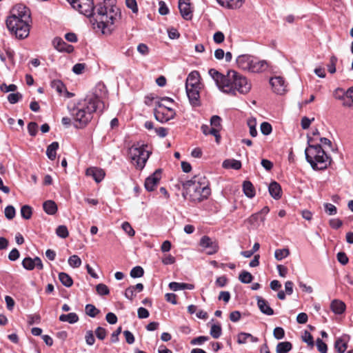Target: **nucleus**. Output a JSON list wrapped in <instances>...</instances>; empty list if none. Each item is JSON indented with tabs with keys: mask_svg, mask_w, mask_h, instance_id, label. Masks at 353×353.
<instances>
[{
	"mask_svg": "<svg viewBox=\"0 0 353 353\" xmlns=\"http://www.w3.org/2000/svg\"><path fill=\"white\" fill-rule=\"evenodd\" d=\"M264 219L263 216H260V213H255L251 215L247 221L253 227H257L259 221H263Z\"/></svg>",
	"mask_w": 353,
	"mask_h": 353,
	"instance_id": "33",
	"label": "nucleus"
},
{
	"mask_svg": "<svg viewBox=\"0 0 353 353\" xmlns=\"http://www.w3.org/2000/svg\"><path fill=\"white\" fill-rule=\"evenodd\" d=\"M201 88L200 87V74L198 71L191 72L185 81V88Z\"/></svg>",
	"mask_w": 353,
	"mask_h": 353,
	"instance_id": "16",
	"label": "nucleus"
},
{
	"mask_svg": "<svg viewBox=\"0 0 353 353\" xmlns=\"http://www.w3.org/2000/svg\"><path fill=\"white\" fill-rule=\"evenodd\" d=\"M273 90L278 94H283L286 91L285 81L281 77H274L270 79Z\"/></svg>",
	"mask_w": 353,
	"mask_h": 353,
	"instance_id": "14",
	"label": "nucleus"
},
{
	"mask_svg": "<svg viewBox=\"0 0 353 353\" xmlns=\"http://www.w3.org/2000/svg\"><path fill=\"white\" fill-rule=\"evenodd\" d=\"M332 311L336 314H341L345 310V304L339 300L335 299L330 304Z\"/></svg>",
	"mask_w": 353,
	"mask_h": 353,
	"instance_id": "23",
	"label": "nucleus"
},
{
	"mask_svg": "<svg viewBox=\"0 0 353 353\" xmlns=\"http://www.w3.org/2000/svg\"><path fill=\"white\" fill-rule=\"evenodd\" d=\"M21 98L22 95L19 92L11 93L8 96V100L12 104L16 103Z\"/></svg>",
	"mask_w": 353,
	"mask_h": 353,
	"instance_id": "58",
	"label": "nucleus"
},
{
	"mask_svg": "<svg viewBox=\"0 0 353 353\" xmlns=\"http://www.w3.org/2000/svg\"><path fill=\"white\" fill-rule=\"evenodd\" d=\"M316 345L319 352L321 353H327V346L325 343L323 341L322 339L318 338L316 341Z\"/></svg>",
	"mask_w": 353,
	"mask_h": 353,
	"instance_id": "49",
	"label": "nucleus"
},
{
	"mask_svg": "<svg viewBox=\"0 0 353 353\" xmlns=\"http://www.w3.org/2000/svg\"><path fill=\"white\" fill-rule=\"evenodd\" d=\"M336 62L337 58L335 56H332L330 59V63L327 65L328 71L331 74H333L336 72Z\"/></svg>",
	"mask_w": 353,
	"mask_h": 353,
	"instance_id": "55",
	"label": "nucleus"
},
{
	"mask_svg": "<svg viewBox=\"0 0 353 353\" xmlns=\"http://www.w3.org/2000/svg\"><path fill=\"white\" fill-rule=\"evenodd\" d=\"M51 86L59 94H61L65 89L64 84L59 80L52 81Z\"/></svg>",
	"mask_w": 353,
	"mask_h": 353,
	"instance_id": "40",
	"label": "nucleus"
},
{
	"mask_svg": "<svg viewBox=\"0 0 353 353\" xmlns=\"http://www.w3.org/2000/svg\"><path fill=\"white\" fill-rule=\"evenodd\" d=\"M199 244L202 248L208 249L207 254L210 255L215 254L219 250L217 243L208 236H203L201 239Z\"/></svg>",
	"mask_w": 353,
	"mask_h": 353,
	"instance_id": "12",
	"label": "nucleus"
},
{
	"mask_svg": "<svg viewBox=\"0 0 353 353\" xmlns=\"http://www.w3.org/2000/svg\"><path fill=\"white\" fill-rule=\"evenodd\" d=\"M94 332L97 339L99 340H103L106 337L107 332L105 329L102 327H98Z\"/></svg>",
	"mask_w": 353,
	"mask_h": 353,
	"instance_id": "57",
	"label": "nucleus"
},
{
	"mask_svg": "<svg viewBox=\"0 0 353 353\" xmlns=\"http://www.w3.org/2000/svg\"><path fill=\"white\" fill-rule=\"evenodd\" d=\"M59 148L58 142H52L50 144L46 150V155L50 160H54L56 158L57 150Z\"/></svg>",
	"mask_w": 353,
	"mask_h": 353,
	"instance_id": "27",
	"label": "nucleus"
},
{
	"mask_svg": "<svg viewBox=\"0 0 353 353\" xmlns=\"http://www.w3.org/2000/svg\"><path fill=\"white\" fill-rule=\"evenodd\" d=\"M208 340H209L208 336H200L193 339L191 341L190 343L192 345H201L202 343H203L204 342H205Z\"/></svg>",
	"mask_w": 353,
	"mask_h": 353,
	"instance_id": "63",
	"label": "nucleus"
},
{
	"mask_svg": "<svg viewBox=\"0 0 353 353\" xmlns=\"http://www.w3.org/2000/svg\"><path fill=\"white\" fill-rule=\"evenodd\" d=\"M5 216L9 219L11 220L15 216L16 211L12 205H8L5 208Z\"/></svg>",
	"mask_w": 353,
	"mask_h": 353,
	"instance_id": "47",
	"label": "nucleus"
},
{
	"mask_svg": "<svg viewBox=\"0 0 353 353\" xmlns=\"http://www.w3.org/2000/svg\"><path fill=\"white\" fill-rule=\"evenodd\" d=\"M308 146L305 150L306 161L313 170L326 169L331 163V158L326 154L320 144L312 145L311 137H307Z\"/></svg>",
	"mask_w": 353,
	"mask_h": 353,
	"instance_id": "5",
	"label": "nucleus"
},
{
	"mask_svg": "<svg viewBox=\"0 0 353 353\" xmlns=\"http://www.w3.org/2000/svg\"><path fill=\"white\" fill-rule=\"evenodd\" d=\"M209 75L214 81L220 90L227 94L235 95L236 92L245 94L250 92L251 84L248 79L234 70H229L226 75L212 68L208 71Z\"/></svg>",
	"mask_w": 353,
	"mask_h": 353,
	"instance_id": "2",
	"label": "nucleus"
},
{
	"mask_svg": "<svg viewBox=\"0 0 353 353\" xmlns=\"http://www.w3.org/2000/svg\"><path fill=\"white\" fill-rule=\"evenodd\" d=\"M85 312L88 316L92 318L96 317L100 313V310L92 304H87L85 307Z\"/></svg>",
	"mask_w": 353,
	"mask_h": 353,
	"instance_id": "34",
	"label": "nucleus"
},
{
	"mask_svg": "<svg viewBox=\"0 0 353 353\" xmlns=\"http://www.w3.org/2000/svg\"><path fill=\"white\" fill-rule=\"evenodd\" d=\"M292 348V344L289 341L280 342L276 347V353H288Z\"/></svg>",
	"mask_w": 353,
	"mask_h": 353,
	"instance_id": "29",
	"label": "nucleus"
},
{
	"mask_svg": "<svg viewBox=\"0 0 353 353\" xmlns=\"http://www.w3.org/2000/svg\"><path fill=\"white\" fill-rule=\"evenodd\" d=\"M268 190L270 192V194L274 199H279L281 197V185L276 181L272 182L269 187Z\"/></svg>",
	"mask_w": 353,
	"mask_h": 353,
	"instance_id": "22",
	"label": "nucleus"
},
{
	"mask_svg": "<svg viewBox=\"0 0 353 353\" xmlns=\"http://www.w3.org/2000/svg\"><path fill=\"white\" fill-rule=\"evenodd\" d=\"M273 335L278 340L282 339L285 336V331L282 327H276L274 329Z\"/></svg>",
	"mask_w": 353,
	"mask_h": 353,
	"instance_id": "56",
	"label": "nucleus"
},
{
	"mask_svg": "<svg viewBox=\"0 0 353 353\" xmlns=\"http://www.w3.org/2000/svg\"><path fill=\"white\" fill-rule=\"evenodd\" d=\"M248 125L250 128V134L252 137H255L257 135V130L256 129V120L255 119H250L248 120Z\"/></svg>",
	"mask_w": 353,
	"mask_h": 353,
	"instance_id": "46",
	"label": "nucleus"
},
{
	"mask_svg": "<svg viewBox=\"0 0 353 353\" xmlns=\"http://www.w3.org/2000/svg\"><path fill=\"white\" fill-rule=\"evenodd\" d=\"M129 154L134 164L138 169L142 170L150 157V152L143 145L132 146L129 150Z\"/></svg>",
	"mask_w": 353,
	"mask_h": 353,
	"instance_id": "7",
	"label": "nucleus"
},
{
	"mask_svg": "<svg viewBox=\"0 0 353 353\" xmlns=\"http://www.w3.org/2000/svg\"><path fill=\"white\" fill-rule=\"evenodd\" d=\"M213 39L216 43L219 44L223 42L225 39V36L222 32L218 31L214 34Z\"/></svg>",
	"mask_w": 353,
	"mask_h": 353,
	"instance_id": "64",
	"label": "nucleus"
},
{
	"mask_svg": "<svg viewBox=\"0 0 353 353\" xmlns=\"http://www.w3.org/2000/svg\"><path fill=\"white\" fill-rule=\"evenodd\" d=\"M223 167L226 169L239 170L241 168V163L236 159H226L223 162Z\"/></svg>",
	"mask_w": 353,
	"mask_h": 353,
	"instance_id": "28",
	"label": "nucleus"
},
{
	"mask_svg": "<svg viewBox=\"0 0 353 353\" xmlns=\"http://www.w3.org/2000/svg\"><path fill=\"white\" fill-rule=\"evenodd\" d=\"M17 87L14 84H10L9 85H7L6 83H2L0 85V90L3 92H14L17 90Z\"/></svg>",
	"mask_w": 353,
	"mask_h": 353,
	"instance_id": "61",
	"label": "nucleus"
},
{
	"mask_svg": "<svg viewBox=\"0 0 353 353\" xmlns=\"http://www.w3.org/2000/svg\"><path fill=\"white\" fill-rule=\"evenodd\" d=\"M85 340L86 344L88 345H94L95 342V338L94 336V333L92 330H88L85 332Z\"/></svg>",
	"mask_w": 353,
	"mask_h": 353,
	"instance_id": "52",
	"label": "nucleus"
},
{
	"mask_svg": "<svg viewBox=\"0 0 353 353\" xmlns=\"http://www.w3.org/2000/svg\"><path fill=\"white\" fill-rule=\"evenodd\" d=\"M45 212L50 215H54L57 212V205L52 200H48L43 203Z\"/></svg>",
	"mask_w": 353,
	"mask_h": 353,
	"instance_id": "25",
	"label": "nucleus"
},
{
	"mask_svg": "<svg viewBox=\"0 0 353 353\" xmlns=\"http://www.w3.org/2000/svg\"><path fill=\"white\" fill-rule=\"evenodd\" d=\"M179 9L181 17L185 20H191L192 18V8L190 0H179Z\"/></svg>",
	"mask_w": 353,
	"mask_h": 353,
	"instance_id": "11",
	"label": "nucleus"
},
{
	"mask_svg": "<svg viewBox=\"0 0 353 353\" xmlns=\"http://www.w3.org/2000/svg\"><path fill=\"white\" fill-rule=\"evenodd\" d=\"M116 0H103L102 3L97 4L96 12L92 0L79 1L71 6L81 14L88 17H93L97 28L103 30L104 32L105 28L112 30V26L121 17V12L116 6Z\"/></svg>",
	"mask_w": 353,
	"mask_h": 353,
	"instance_id": "1",
	"label": "nucleus"
},
{
	"mask_svg": "<svg viewBox=\"0 0 353 353\" xmlns=\"http://www.w3.org/2000/svg\"><path fill=\"white\" fill-rule=\"evenodd\" d=\"M221 119L219 116L214 115L210 119V125L212 128H216L220 130L221 128Z\"/></svg>",
	"mask_w": 353,
	"mask_h": 353,
	"instance_id": "50",
	"label": "nucleus"
},
{
	"mask_svg": "<svg viewBox=\"0 0 353 353\" xmlns=\"http://www.w3.org/2000/svg\"><path fill=\"white\" fill-rule=\"evenodd\" d=\"M5 53L6 54L8 58L10 61L12 65H14V52L10 47L3 46V48Z\"/></svg>",
	"mask_w": 353,
	"mask_h": 353,
	"instance_id": "53",
	"label": "nucleus"
},
{
	"mask_svg": "<svg viewBox=\"0 0 353 353\" xmlns=\"http://www.w3.org/2000/svg\"><path fill=\"white\" fill-rule=\"evenodd\" d=\"M257 305L262 313L268 316L274 314V310L270 307L268 301L262 297H257Z\"/></svg>",
	"mask_w": 353,
	"mask_h": 353,
	"instance_id": "21",
	"label": "nucleus"
},
{
	"mask_svg": "<svg viewBox=\"0 0 353 353\" xmlns=\"http://www.w3.org/2000/svg\"><path fill=\"white\" fill-rule=\"evenodd\" d=\"M122 228L130 236H134L135 232L128 222H124L122 224Z\"/></svg>",
	"mask_w": 353,
	"mask_h": 353,
	"instance_id": "60",
	"label": "nucleus"
},
{
	"mask_svg": "<svg viewBox=\"0 0 353 353\" xmlns=\"http://www.w3.org/2000/svg\"><path fill=\"white\" fill-rule=\"evenodd\" d=\"M268 67V63L265 60L259 61L256 59L252 58V65H250V72H262Z\"/></svg>",
	"mask_w": 353,
	"mask_h": 353,
	"instance_id": "19",
	"label": "nucleus"
},
{
	"mask_svg": "<svg viewBox=\"0 0 353 353\" xmlns=\"http://www.w3.org/2000/svg\"><path fill=\"white\" fill-rule=\"evenodd\" d=\"M59 279L60 282L67 288L71 287L73 284L71 276L65 272H60L59 274Z\"/></svg>",
	"mask_w": 353,
	"mask_h": 353,
	"instance_id": "31",
	"label": "nucleus"
},
{
	"mask_svg": "<svg viewBox=\"0 0 353 353\" xmlns=\"http://www.w3.org/2000/svg\"><path fill=\"white\" fill-rule=\"evenodd\" d=\"M32 208L28 205H23L21 208V215L25 219H30L32 216Z\"/></svg>",
	"mask_w": 353,
	"mask_h": 353,
	"instance_id": "38",
	"label": "nucleus"
},
{
	"mask_svg": "<svg viewBox=\"0 0 353 353\" xmlns=\"http://www.w3.org/2000/svg\"><path fill=\"white\" fill-rule=\"evenodd\" d=\"M272 125L268 122H263L261 124V132L264 135H268L272 132Z\"/></svg>",
	"mask_w": 353,
	"mask_h": 353,
	"instance_id": "54",
	"label": "nucleus"
},
{
	"mask_svg": "<svg viewBox=\"0 0 353 353\" xmlns=\"http://www.w3.org/2000/svg\"><path fill=\"white\" fill-rule=\"evenodd\" d=\"M249 338L252 342L257 341V339L254 337L252 334L245 332H241L238 334L237 343L239 344H244L246 343L247 339Z\"/></svg>",
	"mask_w": 353,
	"mask_h": 353,
	"instance_id": "32",
	"label": "nucleus"
},
{
	"mask_svg": "<svg viewBox=\"0 0 353 353\" xmlns=\"http://www.w3.org/2000/svg\"><path fill=\"white\" fill-rule=\"evenodd\" d=\"M6 19L32 22L30 10L22 4H17L12 8L11 14Z\"/></svg>",
	"mask_w": 353,
	"mask_h": 353,
	"instance_id": "8",
	"label": "nucleus"
},
{
	"mask_svg": "<svg viewBox=\"0 0 353 353\" xmlns=\"http://www.w3.org/2000/svg\"><path fill=\"white\" fill-rule=\"evenodd\" d=\"M290 254V250L288 248L277 249L274 252V257L277 261H281Z\"/></svg>",
	"mask_w": 353,
	"mask_h": 353,
	"instance_id": "35",
	"label": "nucleus"
},
{
	"mask_svg": "<svg viewBox=\"0 0 353 353\" xmlns=\"http://www.w3.org/2000/svg\"><path fill=\"white\" fill-rule=\"evenodd\" d=\"M325 212L328 215H334L337 213V208L332 203L324 204Z\"/></svg>",
	"mask_w": 353,
	"mask_h": 353,
	"instance_id": "51",
	"label": "nucleus"
},
{
	"mask_svg": "<svg viewBox=\"0 0 353 353\" xmlns=\"http://www.w3.org/2000/svg\"><path fill=\"white\" fill-rule=\"evenodd\" d=\"M144 274V270L141 266H136L130 271V276L132 278L141 277Z\"/></svg>",
	"mask_w": 353,
	"mask_h": 353,
	"instance_id": "45",
	"label": "nucleus"
},
{
	"mask_svg": "<svg viewBox=\"0 0 353 353\" xmlns=\"http://www.w3.org/2000/svg\"><path fill=\"white\" fill-rule=\"evenodd\" d=\"M31 23L19 20H6V27L10 34L18 39H24L28 37Z\"/></svg>",
	"mask_w": 353,
	"mask_h": 353,
	"instance_id": "6",
	"label": "nucleus"
},
{
	"mask_svg": "<svg viewBox=\"0 0 353 353\" xmlns=\"http://www.w3.org/2000/svg\"><path fill=\"white\" fill-rule=\"evenodd\" d=\"M126 6L131 9L133 13L138 12V6L136 0H125Z\"/></svg>",
	"mask_w": 353,
	"mask_h": 353,
	"instance_id": "62",
	"label": "nucleus"
},
{
	"mask_svg": "<svg viewBox=\"0 0 353 353\" xmlns=\"http://www.w3.org/2000/svg\"><path fill=\"white\" fill-rule=\"evenodd\" d=\"M86 175L92 176L97 183H99L105 176V172L101 168H90L86 170Z\"/></svg>",
	"mask_w": 353,
	"mask_h": 353,
	"instance_id": "18",
	"label": "nucleus"
},
{
	"mask_svg": "<svg viewBox=\"0 0 353 353\" xmlns=\"http://www.w3.org/2000/svg\"><path fill=\"white\" fill-rule=\"evenodd\" d=\"M334 347L339 353H344L347 348V343L342 339L336 341Z\"/></svg>",
	"mask_w": 353,
	"mask_h": 353,
	"instance_id": "36",
	"label": "nucleus"
},
{
	"mask_svg": "<svg viewBox=\"0 0 353 353\" xmlns=\"http://www.w3.org/2000/svg\"><path fill=\"white\" fill-rule=\"evenodd\" d=\"M221 327L220 325L213 324L210 328V335L214 339H218L221 335Z\"/></svg>",
	"mask_w": 353,
	"mask_h": 353,
	"instance_id": "39",
	"label": "nucleus"
},
{
	"mask_svg": "<svg viewBox=\"0 0 353 353\" xmlns=\"http://www.w3.org/2000/svg\"><path fill=\"white\" fill-rule=\"evenodd\" d=\"M252 57L248 54H242L236 58V64L239 68L250 71Z\"/></svg>",
	"mask_w": 353,
	"mask_h": 353,
	"instance_id": "17",
	"label": "nucleus"
},
{
	"mask_svg": "<svg viewBox=\"0 0 353 353\" xmlns=\"http://www.w3.org/2000/svg\"><path fill=\"white\" fill-rule=\"evenodd\" d=\"M59 321L63 322H68L69 323L73 324L79 321L78 315L74 312H71L68 314H61L59 316Z\"/></svg>",
	"mask_w": 353,
	"mask_h": 353,
	"instance_id": "30",
	"label": "nucleus"
},
{
	"mask_svg": "<svg viewBox=\"0 0 353 353\" xmlns=\"http://www.w3.org/2000/svg\"><path fill=\"white\" fill-rule=\"evenodd\" d=\"M218 3L229 9H237L242 6L244 0H216Z\"/></svg>",
	"mask_w": 353,
	"mask_h": 353,
	"instance_id": "20",
	"label": "nucleus"
},
{
	"mask_svg": "<svg viewBox=\"0 0 353 353\" xmlns=\"http://www.w3.org/2000/svg\"><path fill=\"white\" fill-rule=\"evenodd\" d=\"M68 263L72 268H79L81 265V260L77 255L74 254L68 259Z\"/></svg>",
	"mask_w": 353,
	"mask_h": 353,
	"instance_id": "42",
	"label": "nucleus"
},
{
	"mask_svg": "<svg viewBox=\"0 0 353 353\" xmlns=\"http://www.w3.org/2000/svg\"><path fill=\"white\" fill-rule=\"evenodd\" d=\"M182 187L183 198L194 203L206 199L211 193L208 181L205 176L200 174L182 182Z\"/></svg>",
	"mask_w": 353,
	"mask_h": 353,
	"instance_id": "3",
	"label": "nucleus"
},
{
	"mask_svg": "<svg viewBox=\"0 0 353 353\" xmlns=\"http://www.w3.org/2000/svg\"><path fill=\"white\" fill-rule=\"evenodd\" d=\"M243 190L244 194L248 198H252L255 196V190L254 185L249 181H245L243 183Z\"/></svg>",
	"mask_w": 353,
	"mask_h": 353,
	"instance_id": "26",
	"label": "nucleus"
},
{
	"mask_svg": "<svg viewBox=\"0 0 353 353\" xmlns=\"http://www.w3.org/2000/svg\"><path fill=\"white\" fill-rule=\"evenodd\" d=\"M104 103L97 97L85 100L83 105L78 104L77 105H69L68 110L70 114L74 121L79 123L77 128H83L92 119V114L97 110H103Z\"/></svg>",
	"mask_w": 353,
	"mask_h": 353,
	"instance_id": "4",
	"label": "nucleus"
},
{
	"mask_svg": "<svg viewBox=\"0 0 353 353\" xmlns=\"http://www.w3.org/2000/svg\"><path fill=\"white\" fill-rule=\"evenodd\" d=\"M54 47L60 52L63 51V49H64V47L66 46V43L59 37H56L52 41Z\"/></svg>",
	"mask_w": 353,
	"mask_h": 353,
	"instance_id": "41",
	"label": "nucleus"
},
{
	"mask_svg": "<svg viewBox=\"0 0 353 353\" xmlns=\"http://www.w3.org/2000/svg\"><path fill=\"white\" fill-rule=\"evenodd\" d=\"M161 170H157L152 175L146 178L145 181V188L149 191H153L161 179Z\"/></svg>",
	"mask_w": 353,
	"mask_h": 353,
	"instance_id": "13",
	"label": "nucleus"
},
{
	"mask_svg": "<svg viewBox=\"0 0 353 353\" xmlns=\"http://www.w3.org/2000/svg\"><path fill=\"white\" fill-rule=\"evenodd\" d=\"M200 89L201 88H185L189 101L193 106H199L200 105Z\"/></svg>",
	"mask_w": 353,
	"mask_h": 353,
	"instance_id": "15",
	"label": "nucleus"
},
{
	"mask_svg": "<svg viewBox=\"0 0 353 353\" xmlns=\"http://www.w3.org/2000/svg\"><path fill=\"white\" fill-rule=\"evenodd\" d=\"M96 290L99 295H108L110 293L108 286L103 283L98 284Z\"/></svg>",
	"mask_w": 353,
	"mask_h": 353,
	"instance_id": "48",
	"label": "nucleus"
},
{
	"mask_svg": "<svg viewBox=\"0 0 353 353\" xmlns=\"http://www.w3.org/2000/svg\"><path fill=\"white\" fill-rule=\"evenodd\" d=\"M353 92V87L350 88L346 91L343 88H336L334 92V97L339 100L343 101L344 106L350 107L353 105V96L350 94Z\"/></svg>",
	"mask_w": 353,
	"mask_h": 353,
	"instance_id": "9",
	"label": "nucleus"
},
{
	"mask_svg": "<svg viewBox=\"0 0 353 353\" xmlns=\"http://www.w3.org/2000/svg\"><path fill=\"white\" fill-rule=\"evenodd\" d=\"M38 125L35 122H30L28 125V133L30 136L34 137L37 133Z\"/></svg>",
	"mask_w": 353,
	"mask_h": 353,
	"instance_id": "59",
	"label": "nucleus"
},
{
	"mask_svg": "<svg viewBox=\"0 0 353 353\" xmlns=\"http://www.w3.org/2000/svg\"><path fill=\"white\" fill-rule=\"evenodd\" d=\"M154 114L155 119L161 123H165L170 121V119H174L176 113L172 108L167 107L162 110H157L155 108L154 110Z\"/></svg>",
	"mask_w": 353,
	"mask_h": 353,
	"instance_id": "10",
	"label": "nucleus"
},
{
	"mask_svg": "<svg viewBox=\"0 0 353 353\" xmlns=\"http://www.w3.org/2000/svg\"><path fill=\"white\" fill-rule=\"evenodd\" d=\"M239 279L243 283H250L253 279V276L250 272L247 271H243L239 274Z\"/></svg>",
	"mask_w": 353,
	"mask_h": 353,
	"instance_id": "37",
	"label": "nucleus"
},
{
	"mask_svg": "<svg viewBox=\"0 0 353 353\" xmlns=\"http://www.w3.org/2000/svg\"><path fill=\"white\" fill-rule=\"evenodd\" d=\"M56 234L58 236L65 239L68 236L69 232L65 225H59L56 229Z\"/></svg>",
	"mask_w": 353,
	"mask_h": 353,
	"instance_id": "43",
	"label": "nucleus"
},
{
	"mask_svg": "<svg viewBox=\"0 0 353 353\" xmlns=\"http://www.w3.org/2000/svg\"><path fill=\"white\" fill-rule=\"evenodd\" d=\"M22 265L26 270H32L35 268L33 259L30 257L25 258L22 261Z\"/></svg>",
	"mask_w": 353,
	"mask_h": 353,
	"instance_id": "44",
	"label": "nucleus"
},
{
	"mask_svg": "<svg viewBox=\"0 0 353 353\" xmlns=\"http://www.w3.org/2000/svg\"><path fill=\"white\" fill-rule=\"evenodd\" d=\"M169 288L171 290L178 291L181 290H193L194 286L193 284L190 283H177V282H171L169 284Z\"/></svg>",
	"mask_w": 353,
	"mask_h": 353,
	"instance_id": "24",
	"label": "nucleus"
}]
</instances>
